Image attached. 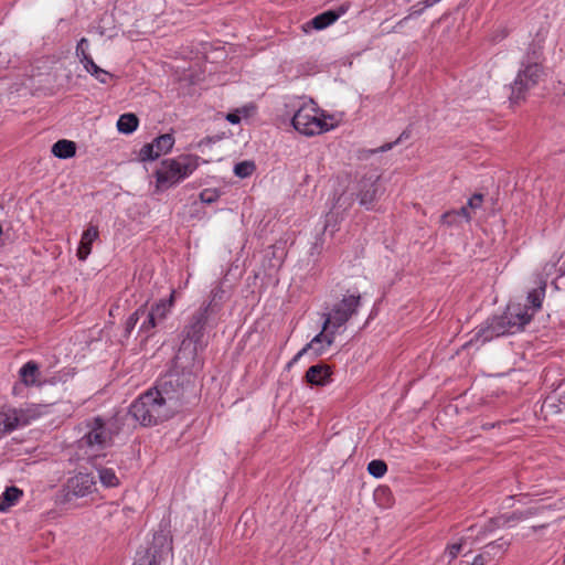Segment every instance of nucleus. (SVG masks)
<instances>
[{
  "label": "nucleus",
  "instance_id": "nucleus-44",
  "mask_svg": "<svg viewBox=\"0 0 565 565\" xmlns=\"http://www.w3.org/2000/svg\"><path fill=\"white\" fill-rule=\"evenodd\" d=\"M390 494V491L387 488H379L375 490V498L379 500L381 497H387Z\"/></svg>",
  "mask_w": 565,
  "mask_h": 565
},
{
  "label": "nucleus",
  "instance_id": "nucleus-29",
  "mask_svg": "<svg viewBox=\"0 0 565 565\" xmlns=\"http://www.w3.org/2000/svg\"><path fill=\"white\" fill-rule=\"evenodd\" d=\"M256 169L253 161L246 160L238 162L234 166V174L241 179L250 177Z\"/></svg>",
  "mask_w": 565,
  "mask_h": 565
},
{
  "label": "nucleus",
  "instance_id": "nucleus-46",
  "mask_svg": "<svg viewBox=\"0 0 565 565\" xmlns=\"http://www.w3.org/2000/svg\"><path fill=\"white\" fill-rule=\"evenodd\" d=\"M440 0H425V4H426V7H431V6L436 4Z\"/></svg>",
  "mask_w": 565,
  "mask_h": 565
},
{
  "label": "nucleus",
  "instance_id": "nucleus-27",
  "mask_svg": "<svg viewBox=\"0 0 565 565\" xmlns=\"http://www.w3.org/2000/svg\"><path fill=\"white\" fill-rule=\"evenodd\" d=\"M494 338H498V335H494V331H492V326L489 319L483 324H481L475 333V340L481 343L491 341Z\"/></svg>",
  "mask_w": 565,
  "mask_h": 565
},
{
  "label": "nucleus",
  "instance_id": "nucleus-7",
  "mask_svg": "<svg viewBox=\"0 0 565 565\" xmlns=\"http://www.w3.org/2000/svg\"><path fill=\"white\" fill-rule=\"evenodd\" d=\"M361 306L360 295L344 296L342 300L333 306L330 312L323 315L324 329L332 328L338 333L354 315Z\"/></svg>",
  "mask_w": 565,
  "mask_h": 565
},
{
  "label": "nucleus",
  "instance_id": "nucleus-19",
  "mask_svg": "<svg viewBox=\"0 0 565 565\" xmlns=\"http://www.w3.org/2000/svg\"><path fill=\"white\" fill-rule=\"evenodd\" d=\"M39 365L34 361L26 362L19 371L20 381L25 386H33L39 380Z\"/></svg>",
  "mask_w": 565,
  "mask_h": 565
},
{
  "label": "nucleus",
  "instance_id": "nucleus-34",
  "mask_svg": "<svg viewBox=\"0 0 565 565\" xmlns=\"http://www.w3.org/2000/svg\"><path fill=\"white\" fill-rule=\"evenodd\" d=\"M247 117H248V109L243 108V109H236L235 111L230 113L226 116V119L232 124H239L242 118H247Z\"/></svg>",
  "mask_w": 565,
  "mask_h": 565
},
{
  "label": "nucleus",
  "instance_id": "nucleus-11",
  "mask_svg": "<svg viewBox=\"0 0 565 565\" xmlns=\"http://www.w3.org/2000/svg\"><path fill=\"white\" fill-rule=\"evenodd\" d=\"M337 334L338 332L332 328L324 329L323 322L321 331L303 349H307V353L311 350L316 358L321 356L334 343Z\"/></svg>",
  "mask_w": 565,
  "mask_h": 565
},
{
  "label": "nucleus",
  "instance_id": "nucleus-22",
  "mask_svg": "<svg viewBox=\"0 0 565 565\" xmlns=\"http://www.w3.org/2000/svg\"><path fill=\"white\" fill-rule=\"evenodd\" d=\"M546 282L542 281L539 288L531 290L527 294V302L530 303V308H526L527 311L532 309V312H529L534 316L536 311L542 308V302L545 297Z\"/></svg>",
  "mask_w": 565,
  "mask_h": 565
},
{
  "label": "nucleus",
  "instance_id": "nucleus-17",
  "mask_svg": "<svg viewBox=\"0 0 565 565\" xmlns=\"http://www.w3.org/2000/svg\"><path fill=\"white\" fill-rule=\"evenodd\" d=\"M19 409L20 414L22 415L21 419L23 426L31 424L33 420H36L49 413V406L40 404H31L28 405L26 407H21Z\"/></svg>",
  "mask_w": 565,
  "mask_h": 565
},
{
  "label": "nucleus",
  "instance_id": "nucleus-36",
  "mask_svg": "<svg viewBox=\"0 0 565 565\" xmlns=\"http://www.w3.org/2000/svg\"><path fill=\"white\" fill-rule=\"evenodd\" d=\"M461 550H462L461 543H451V544L447 545L445 553H446V555H448V557L450 559H455L459 555Z\"/></svg>",
  "mask_w": 565,
  "mask_h": 565
},
{
  "label": "nucleus",
  "instance_id": "nucleus-2",
  "mask_svg": "<svg viewBox=\"0 0 565 565\" xmlns=\"http://www.w3.org/2000/svg\"><path fill=\"white\" fill-rule=\"evenodd\" d=\"M543 46L540 43L533 42L526 49V52L521 61L520 70L516 74L514 82L511 85L510 99L514 103L524 98L525 94L534 88L544 75V70L541 63Z\"/></svg>",
  "mask_w": 565,
  "mask_h": 565
},
{
  "label": "nucleus",
  "instance_id": "nucleus-20",
  "mask_svg": "<svg viewBox=\"0 0 565 565\" xmlns=\"http://www.w3.org/2000/svg\"><path fill=\"white\" fill-rule=\"evenodd\" d=\"M145 313L141 315V323L139 327V334L145 335L146 339H149L154 334V329L161 324L159 320L151 313L149 309H147V305L145 303Z\"/></svg>",
  "mask_w": 565,
  "mask_h": 565
},
{
  "label": "nucleus",
  "instance_id": "nucleus-35",
  "mask_svg": "<svg viewBox=\"0 0 565 565\" xmlns=\"http://www.w3.org/2000/svg\"><path fill=\"white\" fill-rule=\"evenodd\" d=\"M200 199L204 203H213L218 199V194L214 190L205 189L200 193Z\"/></svg>",
  "mask_w": 565,
  "mask_h": 565
},
{
  "label": "nucleus",
  "instance_id": "nucleus-47",
  "mask_svg": "<svg viewBox=\"0 0 565 565\" xmlns=\"http://www.w3.org/2000/svg\"><path fill=\"white\" fill-rule=\"evenodd\" d=\"M452 213L451 212H447L443 215V220H446L447 217H449Z\"/></svg>",
  "mask_w": 565,
  "mask_h": 565
},
{
  "label": "nucleus",
  "instance_id": "nucleus-41",
  "mask_svg": "<svg viewBox=\"0 0 565 565\" xmlns=\"http://www.w3.org/2000/svg\"><path fill=\"white\" fill-rule=\"evenodd\" d=\"M413 130L411 128L405 129L395 141H403L413 138Z\"/></svg>",
  "mask_w": 565,
  "mask_h": 565
},
{
  "label": "nucleus",
  "instance_id": "nucleus-32",
  "mask_svg": "<svg viewBox=\"0 0 565 565\" xmlns=\"http://www.w3.org/2000/svg\"><path fill=\"white\" fill-rule=\"evenodd\" d=\"M367 471L375 478H382L387 471V466L383 460L375 459L369 462Z\"/></svg>",
  "mask_w": 565,
  "mask_h": 565
},
{
  "label": "nucleus",
  "instance_id": "nucleus-38",
  "mask_svg": "<svg viewBox=\"0 0 565 565\" xmlns=\"http://www.w3.org/2000/svg\"><path fill=\"white\" fill-rule=\"evenodd\" d=\"M134 565H156L154 556L147 552L139 557Z\"/></svg>",
  "mask_w": 565,
  "mask_h": 565
},
{
  "label": "nucleus",
  "instance_id": "nucleus-40",
  "mask_svg": "<svg viewBox=\"0 0 565 565\" xmlns=\"http://www.w3.org/2000/svg\"><path fill=\"white\" fill-rule=\"evenodd\" d=\"M151 141H174L172 134H161L154 137Z\"/></svg>",
  "mask_w": 565,
  "mask_h": 565
},
{
  "label": "nucleus",
  "instance_id": "nucleus-33",
  "mask_svg": "<svg viewBox=\"0 0 565 565\" xmlns=\"http://www.w3.org/2000/svg\"><path fill=\"white\" fill-rule=\"evenodd\" d=\"M526 518L523 512H513L510 515H502L498 519V523L501 526H509L510 522H519Z\"/></svg>",
  "mask_w": 565,
  "mask_h": 565
},
{
  "label": "nucleus",
  "instance_id": "nucleus-16",
  "mask_svg": "<svg viewBox=\"0 0 565 565\" xmlns=\"http://www.w3.org/2000/svg\"><path fill=\"white\" fill-rule=\"evenodd\" d=\"M175 301V290H172L170 297L160 299L150 307L151 313L162 323L171 312Z\"/></svg>",
  "mask_w": 565,
  "mask_h": 565
},
{
  "label": "nucleus",
  "instance_id": "nucleus-48",
  "mask_svg": "<svg viewBox=\"0 0 565 565\" xmlns=\"http://www.w3.org/2000/svg\"><path fill=\"white\" fill-rule=\"evenodd\" d=\"M18 385L13 386V393L17 394Z\"/></svg>",
  "mask_w": 565,
  "mask_h": 565
},
{
  "label": "nucleus",
  "instance_id": "nucleus-8",
  "mask_svg": "<svg viewBox=\"0 0 565 565\" xmlns=\"http://www.w3.org/2000/svg\"><path fill=\"white\" fill-rule=\"evenodd\" d=\"M381 174L377 169H369L358 181L356 198L361 205L370 209L382 194L383 189L379 183Z\"/></svg>",
  "mask_w": 565,
  "mask_h": 565
},
{
  "label": "nucleus",
  "instance_id": "nucleus-18",
  "mask_svg": "<svg viewBox=\"0 0 565 565\" xmlns=\"http://www.w3.org/2000/svg\"><path fill=\"white\" fill-rule=\"evenodd\" d=\"M23 495V491L18 487H8L0 495V512H7L14 507Z\"/></svg>",
  "mask_w": 565,
  "mask_h": 565
},
{
  "label": "nucleus",
  "instance_id": "nucleus-14",
  "mask_svg": "<svg viewBox=\"0 0 565 565\" xmlns=\"http://www.w3.org/2000/svg\"><path fill=\"white\" fill-rule=\"evenodd\" d=\"M331 369L327 364H316L310 366L306 372V381L311 385L323 386L330 382Z\"/></svg>",
  "mask_w": 565,
  "mask_h": 565
},
{
  "label": "nucleus",
  "instance_id": "nucleus-13",
  "mask_svg": "<svg viewBox=\"0 0 565 565\" xmlns=\"http://www.w3.org/2000/svg\"><path fill=\"white\" fill-rule=\"evenodd\" d=\"M99 231L96 225L89 224L88 227L83 232L81 242L77 248V257L84 262L92 253L94 242L98 238Z\"/></svg>",
  "mask_w": 565,
  "mask_h": 565
},
{
  "label": "nucleus",
  "instance_id": "nucleus-9",
  "mask_svg": "<svg viewBox=\"0 0 565 565\" xmlns=\"http://www.w3.org/2000/svg\"><path fill=\"white\" fill-rule=\"evenodd\" d=\"M67 493L76 498H84L96 490L95 477L92 473L78 472L66 482Z\"/></svg>",
  "mask_w": 565,
  "mask_h": 565
},
{
  "label": "nucleus",
  "instance_id": "nucleus-25",
  "mask_svg": "<svg viewBox=\"0 0 565 565\" xmlns=\"http://www.w3.org/2000/svg\"><path fill=\"white\" fill-rule=\"evenodd\" d=\"M85 71L96 78L102 84H107L113 75L106 70L99 67L94 60L84 66Z\"/></svg>",
  "mask_w": 565,
  "mask_h": 565
},
{
  "label": "nucleus",
  "instance_id": "nucleus-31",
  "mask_svg": "<svg viewBox=\"0 0 565 565\" xmlns=\"http://www.w3.org/2000/svg\"><path fill=\"white\" fill-rule=\"evenodd\" d=\"M510 543L508 541H504L502 539L493 541L486 545L484 547V554H493L497 555L498 553H505Z\"/></svg>",
  "mask_w": 565,
  "mask_h": 565
},
{
  "label": "nucleus",
  "instance_id": "nucleus-3",
  "mask_svg": "<svg viewBox=\"0 0 565 565\" xmlns=\"http://www.w3.org/2000/svg\"><path fill=\"white\" fill-rule=\"evenodd\" d=\"M291 124L300 135L312 137L334 129L339 125V119L334 115L320 111L316 104L310 102L298 108Z\"/></svg>",
  "mask_w": 565,
  "mask_h": 565
},
{
  "label": "nucleus",
  "instance_id": "nucleus-37",
  "mask_svg": "<svg viewBox=\"0 0 565 565\" xmlns=\"http://www.w3.org/2000/svg\"><path fill=\"white\" fill-rule=\"evenodd\" d=\"M483 196L481 194H473L467 203L469 209L476 210L480 209L482 205Z\"/></svg>",
  "mask_w": 565,
  "mask_h": 565
},
{
  "label": "nucleus",
  "instance_id": "nucleus-12",
  "mask_svg": "<svg viewBox=\"0 0 565 565\" xmlns=\"http://www.w3.org/2000/svg\"><path fill=\"white\" fill-rule=\"evenodd\" d=\"M19 408L9 407L0 412V435L3 437L23 427Z\"/></svg>",
  "mask_w": 565,
  "mask_h": 565
},
{
  "label": "nucleus",
  "instance_id": "nucleus-30",
  "mask_svg": "<svg viewBox=\"0 0 565 565\" xmlns=\"http://www.w3.org/2000/svg\"><path fill=\"white\" fill-rule=\"evenodd\" d=\"M145 313V306H140L136 309L126 320L125 322V335L129 337L135 329L136 324L141 319V315Z\"/></svg>",
  "mask_w": 565,
  "mask_h": 565
},
{
  "label": "nucleus",
  "instance_id": "nucleus-43",
  "mask_svg": "<svg viewBox=\"0 0 565 565\" xmlns=\"http://www.w3.org/2000/svg\"><path fill=\"white\" fill-rule=\"evenodd\" d=\"M468 565H486L484 554H478L475 556L473 561Z\"/></svg>",
  "mask_w": 565,
  "mask_h": 565
},
{
  "label": "nucleus",
  "instance_id": "nucleus-24",
  "mask_svg": "<svg viewBox=\"0 0 565 565\" xmlns=\"http://www.w3.org/2000/svg\"><path fill=\"white\" fill-rule=\"evenodd\" d=\"M97 472L99 481L105 488H116L120 484L119 478L113 468L99 467Z\"/></svg>",
  "mask_w": 565,
  "mask_h": 565
},
{
  "label": "nucleus",
  "instance_id": "nucleus-21",
  "mask_svg": "<svg viewBox=\"0 0 565 565\" xmlns=\"http://www.w3.org/2000/svg\"><path fill=\"white\" fill-rule=\"evenodd\" d=\"M340 15L341 13L328 10L312 18L309 24L316 30H323L334 23Z\"/></svg>",
  "mask_w": 565,
  "mask_h": 565
},
{
  "label": "nucleus",
  "instance_id": "nucleus-23",
  "mask_svg": "<svg viewBox=\"0 0 565 565\" xmlns=\"http://www.w3.org/2000/svg\"><path fill=\"white\" fill-rule=\"evenodd\" d=\"M138 117L132 113L122 114L117 120V129L122 134H131L138 127Z\"/></svg>",
  "mask_w": 565,
  "mask_h": 565
},
{
  "label": "nucleus",
  "instance_id": "nucleus-10",
  "mask_svg": "<svg viewBox=\"0 0 565 565\" xmlns=\"http://www.w3.org/2000/svg\"><path fill=\"white\" fill-rule=\"evenodd\" d=\"M210 305L202 306L199 310H196L191 319L189 324L184 329L185 338L195 344L202 341L205 324L207 321Z\"/></svg>",
  "mask_w": 565,
  "mask_h": 565
},
{
  "label": "nucleus",
  "instance_id": "nucleus-49",
  "mask_svg": "<svg viewBox=\"0 0 565 565\" xmlns=\"http://www.w3.org/2000/svg\"><path fill=\"white\" fill-rule=\"evenodd\" d=\"M57 141L66 142V141H68V140H67V139H58Z\"/></svg>",
  "mask_w": 565,
  "mask_h": 565
},
{
  "label": "nucleus",
  "instance_id": "nucleus-28",
  "mask_svg": "<svg viewBox=\"0 0 565 565\" xmlns=\"http://www.w3.org/2000/svg\"><path fill=\"white\" fill-rule=\"evenodd\" d=\"M89 50V41L86 38H82L76 45V56L79 60V62L83 64V66L87 65L89 62L93 61V57L88 53Z\"/></svg>",
  "mask_w": 565,
  "mask_h": 565
},
{
  "label": "nucleus",
  "instance_id": "nucleus-1",
  "mask_svg": "<svg viewBox=\"0 0 565 565\" xmlns=\"http://www.w3.org/2000/svg\"><path fill=\"white\" fill-rule=\"evenodd\" d=\"M171 396L157 388H149L129 407V414L142 426H154L169 419L175 412Z\"/></svg>",
  "mask_w": 565,
  "mask_h": 565
},
{
  "label": "nucleus",
  "instance_id": "nucleus-45",
  "mask_svg": "<svg viewBox=\"0 0 565 565\" xmlns=\"http://www.w3.org/2000/svg\"><path fill=\"white\" fill-rule=\"evenodd\" d=\"M392 148V143H384L382 147L379 148L377 151L385 152Z\"/></svg>",
  "mask_w": 565,
  "mask_h": 565
},
{
  "label": "nucleus",
  "instance_id": "nucleus-6",
  "mask_svg": "<svg viewBox=\"0 0 565 565\" xmlns=\"http://www.w3.org/2000/svg\"><path fill=\"white\" fill-rule=\"evenodd\" d=\"M532 320L526 307H508L502 316H495L489 319L494 335L502 337L513 334L524 328Z\"/></svg>",
  "mask_w": 565,
  "mask_h": 565
},
{
  "label": "nucleus",
  "instance_id": "nucleus-39",
  "mask_svg": "<svg viewBox=\"0 0 565 565\" xmlns=\"http://www.w3.org/2000/svg\"><path fill=\"white\" fill-rule=\"evenodd\" d=\"M307 354V349H301L300 351L297 352V354L287 363L286 365V369L287 370H290L296 363H298V361L305 355Z\"/></svg>",
  "mask_w": 565,
  "mask_h": 565
},
{
  "label": "nucleus",
  "instance_id": "nucleus-42",
  "mask_svg": "<svg viewBox=\"0 0 565 565\" xmlns=\"http://www.w3.org/2000/svg\"><path fill=\"white\" fill-rule=\"evenodd\" d=\"M469 207L468 206H462L458 212L457 214L458 215H461L462 217L466 218V221H470L471 220V214L469 213Z\"/></svg>",
  "mask_w": 565,
  "mask_h": 565
},
{
  "label": "nucleus",
  "instance_id": "nucleus-26",
  "mask_svg": "<svg viewBox=\"0 0 565 565\" xmlns=\"http://www.w3.org/2000/svg\"><path fill=\"white\" fill-rule=\"evenodd\" d=\"M51 152L58 159H70L76 153V143H53Z\"/></svg>",
  "mask_w": 565,
  "mask_h": 565
},
{
  "label": "nucleus",
  "instance_id": "nucleus-4",
  "mask_svg": "<svg viewBox=\"0 0 565 565\" xmlns=\"http://www.w3.org/2000/svg\"><path fill=\"white\" fill-rule=\"evenodd\" d=\"M200 166V158L181 154L173 159L162 160L156 171L157 188L167 190L191 175Z\"/></svg>",
  "mask_w": 565,
  "mask_h": 565
},
{
  "label": "nucleus",
  "instance_id": "nucleus-5",
  "mask_svg": "<svg viewBox=\"0 0 565 565\" xmlns=\"http://www.w3.org/2000/svg\"><path fill=\"white\" fill-rule=\"evenodd\" d=\"M86 433L81 438L82 446H87L95 450H103L113 445L114 437L121 430L120 418L114 416L104 419L100 416L86 420Z\"/></svg>",
  "mask_w": 565,
  "mask_h": 565
},
{
  "label": "nucleus",
  "instance_id": "nucleus-15",
  "mask_svg": "<svg viewBox=\"0 0 565 565\" xmlns=\"http://www.w3.org/2000/svg\"><path fill=\"white\" fill-rule=\"evenodd\" d=\"M173 143H145L139 151L140 161H153L162 153H168Z\"/></svg>",
  "mask_w": 565,
  "mask_h": 565
},
{
  "label": "nucleus",
  "instance_id": "nucleus-50",
  "mask_svg": "<svg viewBox=\"0 0 565 565\" xmlns=\"http://www.w3.org/2000/svg\"><path fill=\"white\" fill-rule=\"evenodd\" d=\"M1 437H2V436L0 435V438H1Z\"/></svg>",
  "mask_w": 565,
  "mask_h": 565
}]
</instances>
